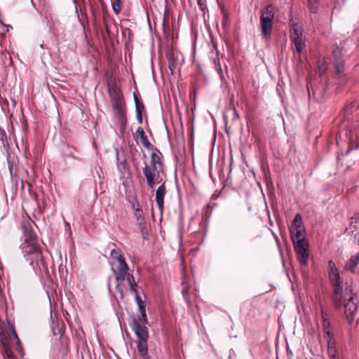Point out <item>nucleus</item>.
I'll return each instance as SVG.
<instances>
[{
    "mask_svg": "<svg viewBox=\"0 0 359 359\" xmlns=\"http://www.w3.org/2000/svg\"><path fill=\"white\" fill-rule=\"evenodd\" d=\"M137 204H138L137 201H135L133 203V205H132V207H133V208L135 210V208H137Z\"/></svg>",
    "mask_w": 359,
    "mask_h": 359,
    "instance_id": "3c124183",
    "label": "nucleus"
},
{
    "mask_svg": "<svg viewBox=\"0 0 359 359\" xmlns=\"http://www.w3.org/2000/svg\"><path fill=\"white\" fill-rule=\"evenodd\" d=\"M22 232L25 237V241L22 247L39 245L37 241V236L34 231L29 221L24 222L22 224Z\"/></svg>",
    "mask_w": 359,
    "mask_h": 359,
    "instance_id": "6e6552de",
    "label": "nucleus"
},
{
    "mask_svg": "<svg viewBox=\"0 0 359 359\" xmlns=\"http://www.w3.org/2000/svg\"><path fill=\"white\" fill-rule=\"evenodd\" d=\"M109 93L113 110L118 116L121 123V129L123 131L127 125V117L126 110L123 108L125 102L123 94L116 86L109 88Z\"/></svg>",
    "mask_w": 359,
    "mask_h": 359,
    "instance_id": "7ed1b4c3",
    "label": "nucleus"
},
{
    "mask_svg": "<svg viewBox=\"0 0 359 359\" xmlns=\"http://www.w3.org/2000/svg\"><path fill=\"white\" fill-rule=\"evenodd\" d=\"M358 303L357 297H351L348 302L344 304L345 314L349 324H351L354 319V316L358 311Z\"/></svg>",
    "mask_w": 359,
    "mask_h": 359,
    "instance_id": "1a4fd4ad",
    "label": "nucleus"
},
{
    "mask_svg": "<svg viewBox=\"0 0 359 359\" xmlns=\"http://www.w3.org/2000/svg\"><path fill=\"white\" fill-rule=\"evenodd\" d=\"M329 265L330 266V280L333 287V302L337 309L341 306L342 304V280L335 268L334 264L330 261Z\"/></svg>",
    "mask_w": 359,
    "mask_h": 359,
    "instance_id": "20e7f679",
    "label": "nucleus"
},
{
    "mask_svg": "<svg viewBox=\"0 0 359 359\" xmlns=\"http://www.w3.org/2000/svg\"><path fill=\"white\" fill-rule=\"evenodd\" d=\"M1 344L4 349L5 353H7V350H12L8 341L7 337L4 334L3 332L0 333Z\"/></svg>",
    "mask_w": 359,
    "mask_h": 359,
    "instance_id": "c756f323",
    "label": "nucleus"
},
{
    "mask_svg": "<svg viewBox=\"0 0 359 359\" xmlns=\"http://www.w3.org/2000/svg\"><path fill=\"white\" fill-rule=\"evenodd\" d=\"M126 279L129 285L130 291L133 293H137L138 285L135 282L133 275L128 273Z\"/></svg>",
    "mask_w": 359,
    "mask_h": 359,
    "instance_id": "b1692460",
    "label": "nucleus"
},
{
    "mask_svg": "<svg viewBox=\"0 0 359 359\" xmlns=\"http://www.w3.org/2000/svg\"><path fill=\"white\" fill-rule=\"evenodd\" d=\"M291 26H292L291 29H290L291 40L293 41L294 39H302V31L298 29L294 23H292Z\"/></svg>",
    "mask_w": 359,
    "mask_h": 359,
    "instance_id": "393cba45",
    "label": "nucleus"
},
{
    "mask_svg": "<svg viewBox=\"0 0 359 359\" xmlns=\"http://www.w3.org/2000/svg\"><path fill=\"white\" fill-rule=\"evenodd\" d=\"M351 219H353V218H352ZM353 223H354V222H353V220H352L350 224L348 233L351 234L352 236H354V238H356V236L358 235L357 226H356V225H353Z\"/></svg>",
    "mask_w": 359,
    "mask_h": 359,
    "instance_id": "c9c22d12",
    "label": "nucleus"
},
{
    "mask_svg": "<svg viewBox=\"0 0 359 359\" xmlns=\"http://www.w3.org/2000/svg\"><path fill=\"white\" fill-rule=\"evenodd\" d=\"M16 350L20 353L21 355V357H23V355H25L24 352H23V348H22V346H17L16 347Z\"/></svg>",
    "mask_w": 359,
    "mask_h": 359,
    "instance_id": "49530a36",
    "label": "nucleus"
},
{
    "mask_svg": "<svg viewBox=\"0 0 359 359\" xmlns=\"http://www.w3.org/2000/svg\"><path fill=\"white\" fill-rule=\"evenodd\" d=\"M135 105V111L136 113L142 112L144 110V104L139 100L137 94L135 93H133Z\"/></svg>",
    "mask_w": 359,
    "mask_h": 359,
    "instance_id": "a878e982",
    "label": "nucleus"
},
{
    "mask_svg": "<svg viewBox=\"0 0 359 359\" xmlns=\"http://www.w3.org/2000/svg\"><path fill=\"white\" fill-rule=\"evenodd\" d=\"M166 194L165 183L163 182L156 191V202L161 212L163 210L164 196Z\"/></svg>",
    "mask_w": 359,
    "mask_h": 359,
    "instance_id": "2eb2a0df",
    "label": "nucleus"
},
{
    "mask_svg": "<svg viewBox=\"0 0 359 359\" xmlns=\"http://www.w3.org/2000/svg\"><path fill=\"white\" fill-rule=\"evenodd\" d=\"M111 6L114 12L118 15L122 9V1L121 0H113L111 1Z\"/></svg>",
    "mask_w": 359,
    "mask_h": 359,
    "instance_id": "c85d7f7f",
    "label": "nucleus"
},
{
    "mask_svg": "<svg viewBox=\"0 0 359 359\" xmlns=\"http://www.w3.org/2000/svg\"><path fill=\"white\" fill-rule=\"evenodd\" d=\"M15 344H16L17 346H22V344H21V341H20L19 337L15 338Z\"/></svg>",
    "mask_w": 359,
    "mask_h": 359,
    "instance_id": "8fccbe9b",
    "label": "nucleus"
},
{
    "mask_svg": "<svg viewBox=\"0 0 359 359\" xmlns=\"http://www.w3.org/2000/svg\"><path fill=\"white\" fill-rule=\"evenodd\" d=\"M1 57L4 61V65H13V60L11 54L8 52H2L1 54Z\"/></svg>",
    "mask_w": 359,
    "mask_h": 359,
    "instance_id": "7c9ffc66",
    "label": "nucleus"
},
{
    "mask_svg": "<svg viewBox=\"0 0 359 359\" xmlns=\"http://www.w3.org/2000/svg\"><path fill=\"white\" fill-rule=\"evenodd\" d=\"M5 354L6 355V359H16L12 350H7V353Z\"/></svg>",
    "mask_w": 359,
    "mask_h": 359,
    "instance_id": "79ce46f5",
    "label": "nucleus"
},
{
    "mask_svg": "<svg viewBox=\"0 0 359 359\" xmlns=\"http://www.w3.org/2000/svg\"><path fill=\"white\" fill-rule=\"evenodd\" d=\"M136 118L138 121V123L142 124V112L136 113Z\"/></svg>",
    "mask_w": 359,
    "mask_h": 359,
    "instance_id": "c03bdc74",
    "label": "nucleus"
},
{
    "mask_svg": "<svg viewBox=\"0 0 359 359\" xmlns=\"http://www.w3.org/2000/svg\"><path fill=\"white\" fill-rule=\"evenodd\" d=\"M359 323V318L356 320V324Z\"/></svg>",
    "mask_w": 359,
    "mask_h": 359,
    "instance_id": "864d4df0",
    "label": "nucleus"
},
{
    "mask_svg": "<svg viewBox=\"0 0 359 359\" xmlns=\"http://www.w3.org/2000/svg\"><path fill=\"white\" fill-rule=\"evenodd\" d=\"M292 41L295 46V49H296L297 52L299 53H301V52L303 50V47L304 46V43H303L302 39H294Z\"/></svg>",
    "mask_w": 359,
    "mask_h": 359,
    "instance_id": "2f4dec72",
    "label": "nucleus"
},
{
    "mask_svg": "<svg viewBox=\"0 0 359 359\" xmlns=\"http://www.w3.org/2000/svg\"><path fill=\"white\" fill-rule=\"evenodd\" d=\"M148 320L146 313H141L137 317H134L131 323V327L137 337V351L142 359H150L148 354L147 341L149 333L146 324Z\"/></svg>",
    "mask_w": 359,
    "mask_h": 359,
    "instance_id": "f257e3e1",
    "label": "nucleus"
},
{
    "mask_svg": "<svg viewBox=\"0 0 359 359\" xmlns=\"http://www.w3.org/2000/svg\"><path fill=\"white\" fill-rule=\"evenodd\" d=\"M342 48V47L339 48V46L337 43L333 45L332 56L334 58V69L337 74H340L344 72Z\"/></svg>",
    "mask_w": 359,
    "mask_h": 359,
    "instance_id": "9d476101",
    "label": "nucleus"
},
{
    "mask_svg": "<svg viewBox=\"0 0 359 359\" xmlns=\"http://www.w3.org/2000/svg\"><path fill=\"white\" fill-rule=\"evenodd\" d=\"M108 17H109V15H108L107 12V11H104L103 22H104V29H105V32H106L107 36L109 37H110L111 32H110V29H109V25H108V22H107V18Z\"/></svg>",
    "mask_w": 359,
    "mask_h": 359,
    "instance_id": "f704fd0d",
    "label": "nucleus"
},
{
    "mask_svg": "<svg viewBox=\"0 0 359 359\" xmlns=\"http://www.w3.org/2000/svg\"><path fill=\"white\" fill-rule=\"evenodd\" d=\"M274 7L272 4L266 6L262 11L260 16V27L262 37L269 40L271 37L274 18Z\"/></svg>",
    "mask_w": 359,
    "mask_h": 359,
    "instance_id": "39448f33",
    "label": "nucleus"
},
{
    "mask_svg": "<svg viewBox=\"0 0 359 359\" xmlns=\"http://www.w3.org/2000/svg\"><path fill=\"white\" fill-rule=\"evenodd\" d=\"M35 268H33L36 271L38 269L41 273L43 272L47 276H50L48 265L43 256L42 258L37 262L35 264Z\"/></svg>",
    "mask_w": 359,
    "mask_h": 359,
    "instance_id": "aec40b11",
    "label": "nucleus"
},
{
    "mask_svg": "<svg viewBox=\"0 0 359 359\" xmlns=\"http://www.w3.org/2000/svg\"><path fill=\"white\" fill-rule=\"evenodd\" d=\"M139 308V311L140 312V314L141 313H146V306H145V304H143L142 306H138Z\"/></svg>",
    "mask_w": 359,
    "mask_h": 359,
    "instance_id": "de8ad7c7",
    "label": "nucleus"
},
{
    "mask_svg": "<svg viewBox=\"0 0 359 359\" xmlns=\"http://www.w3.org/2000/svg\"><path fill=\"white\" fill-rule=\"evenodd\" d=\"M8 336H9L11 338H13L14 339H15V338H18V334H17V332H16L15 330H11V332H8Z\"/></svg>",
    "mask_w": 359,
    "mask_h": 359,
    "instance_id": "37998d69",
    "label": "nucleus"
},
{
    "mask_svg": "<svg viewBox=\"0 0 359 359\" xmlns=\"http://www.w3.org/2000/svg\"><path fill=\"white\" fill-rule=\"evenodd\" d=\"M118 168L122 172L123 170H128L127 167L126 161L124 159L123 161L119 162L117 165Z\"/></svg>",
    "mask_w": 359,
    "mask_h": 359,
    "instance_id": "58836bf2",
    "label": "nucleus"
},
{
    "mask_svg": "<svg viewBox=\"0 0 359 359\" xmlns=\"http://www.w3.org/2000/svg\"><path fill=\"white\" fill-rule=\"evenodd\" d=\"M198 4H201V0H198Z\"/></svg>",
    "mask_w": 359,
    "mask_h": 359,
    "instance_id": "6e6d98bb",
    "label": "nucleus"
},
{
    "mask_svg": "<svg viewBox=\"0 0 359 359\" xmlns=\"http://www.w3.org/2000/svg\"><path fill=\"white\" fill-rule=\"evenodd\" d=\"M309 10L313 13H316L319 9V0H307Z\"/></svg>",
    "mask_w": 359,
    "mask_h": 359,
    "instance_id": "bb28decb",
    "label": "nucleus"
},
{
    "mask_svg": "<svg viewBox=\"0 0 359 359\" xmlns=\"http://www.w3.org/2000/svg\"><path fill=\"white\" fill-rule=\"evenodd\" d=\"M112 271L115 275L116 285V290L119 292L121 295V298H123V289L121 287V284L124 281L126 278L127 275L128 274V270L121 271V269H114L112 268Z\"/></svg>",
    "mask_w": 359,
    "mask_h": 359,
    "instance_id": "ddd939ff",
    "label": "nucleus"
},
{
    "mask_svg": "<svg viewBox=\"0 0 359 359\" xmlns=\"http://www.w3.org/2000/svg\"><path fill=\"white\" fill-rule=\"evenodd\" d=\"M162 154L158 152H153L151 155V165L146 162L143 168V173L147 180V184L149 189H154L156 183L162 182L161 174L165 175L164 165L161 159Z\"/></svg>",
    "mask_w": 359,
    "mask_h": 359,
    "instance_id": "f03ea898",
    "label": "nucleus"
},
{
    "mask_svg": "<svg viewBox=\"0 0 359 359\" xmlns=\"http://www.w3.org/2000/svg\"><path fill=\"white\" fill-rule=\"evenodd\" d=\"M136 221H137V225L139 226V229L142 234L143 238L147 239L148 236H149V232H148V229L147 227L145 218L144 217L140 218V219H136Z\"/></svg>",
    "mask_w": 359,
    "mask_h": 359,
    "instance_id": "4be33fe9",
    "label": "nucleus"
},
{
    "mask_svg": "<svg viewBox=\"0 0 359 359\" xmlns=\"http://www.w3.org/2000/svg\"><path fill=\"white\" fill-rule=\"evenodd\" d=\"M292 243L294 251L299 256V262L303 265H306L309 257V241L306 239H302Z\"/></svg>",
    "mask_w": 359,
    "mask_h": 359,
    "instance_id": "423d86ee",
    "label": "nucleus"
},
{
    "mask_svg": "<svg viewBox=\"0 0 359 359\" xmlns=\"http://www.w3.org/2000/svg\"><path fill=\"white\" fill-rule=\"evenodd\" d=\"M214 65H215V68L216 71L217 72V73L219 75L220 79L222 80H224V74H223L219 60H216V59L214 60Z\"/></svg>",
    "mask_w": 359,
    "mask_h": 359,
    "instance_id": "473e14b6",
    "label": "nucleus"
},
{
    "mask_svg": "<svg viewBox=\"0 0 359 359\" xmlns=\"http://www.w3.org/2000/svg\"><path fill=\"white\" fill-rule=\"evenodd\" d=\"M135 300H136V302H137L138 306L144 304V302L142 300L141 297L138 295L137 292L135 293Z\"/></svg>",
    "mask_w": 359,
    "mask_h": 359,
    "instance_id": "a19ab883",
    "label": "nucleus"
},
{
    "mask_svg": "<svg viewBox=\"0 0 359 359\" xmlns=\"http://www.w3.org/2000/svg\"><path fill=\"white\" fill-rule=\"evenodd\" d=\"M321 316H322V319H323V321L324 320V319H326V320H329L328 318V314L326 313L324 311L322 310L321 311Z\"/></svg>",
    "mask_w": 359,
    "mask_h": 359,
    "instance_id": "09e8293b",
    "label": "nucleus"
},
{
    "mask_svg": "<svg viewBox=\"0 0 359 359\" xmlns=\"http://www.w3.org/2000/svg\"><path fill=\"white\" fill-rule=\"evenodd\" d=\"M327 344V353L330 358V359H336V355L337 353V351L336 349V343L333 337H325Z\"/></svg>",
    "mask_w": 359,
    "mask_h": 359,
    "instance_id": "f3484780",
    "label": "nucleus"
},
{
    "mask_svg": "<svg viewBox=\"0 0 359 359\" xmlns=\"http://www.w3.org/2000/svg\"><path fill=\"white\" fill-rule=\"evenodd\" d=\"M111 257L114 259H120L121 257L123 256L122 255H121L118 251H116L115 249H113L111 251V254H110Z\"/></svg>",
    "mask_w": 359,
    "mask_h": 359,
    "instance_id": "4c0bfd02",
    "label": "nucleus"
},
{
    "mask_svg": "<svg viewBox=\"0 0 359 359\" xmlns=\"http://www.w3.org/2000/svg\"><path fill=\"white\" fill-rule=\"evenodd\" d=\"M359 263V252L355 255H353L350 259L346 262L344 266V270L346 271H351L354 273L355 267Z\"/></svg>",
    "mask_w": 359,
    "mask_h": 359,
    "instance_id": "dca6fc26",
    "label": "nucleus"
},
{
    "mask_svg": "<svg viewBox=\"0 0 359 359\" xmlns=\"http://www.w3.org/2000/svg\"><path fill=\"white\" fill-rule=\"evenodd\" d=\"M165 56L168 62V68L170 69V74L173 75L175 69L176 67L173 50H170L168 52L166 53Z\"/></svg>",
    "mask_w": 359,
    "mask_h": 359,
    "instance_id": "412c9836",
    "label": "nucleus"
},
{
    "mask_svg": "<svg viewBox=\"0 0 359 359\" xmlns=\"http://www.w3.org/2000/svg\"><path fill=\"white\" fill-rule=\"evenodd\" d=\"M140 137L143 146L148 150H153L155 151L158 152L160 154H161L159 149L156 147H155L154 145H152L150 142L149 141L147 137L145 135L144 129L142 127H139L135 133V138Z\"/></svg>",
    "mask_w": 359,
    "mask_h": 359,
    "instance_id": "4468645a",
    "label": "nucleus"
},
{
    "mask_svg": "<svg viewBox=\"0 0 359 359\" xmlns=\"http://www.w3.org/2000/svg\"><path fill=\"white\" fill-rule=\"evenodd\" d=\"M8 166L12 179L16 177L18 172L19 160L14 154L7 152Z\"/></svg>",
    "mask_w": 359,
    "mask_h": 359,
    "instance_id": "f8f14e48",
    "label": "nucleus"
},
{
    "mask_svg": "<svg viewBox=\"0 0 359 359\" xmlns=\"http://www.w3.org/2000/svg\"><path fill=\"white\" fill-rule=\"evenodd\" d=\"M118 262V268L117 269H121V271H123V270H129V267H128V265L127 264V263L125 261V259L123 257V256H122L121 257L120 259H118L117 260Z\"/></svg>",
    "mask_w": 359,
    "mask_h": 359,
    "instance_id": "72a5a7b5",
    "label": "nucleus"
},
{
    "mask_svg": "<svg viewBox=\"0 0 359 359\" xmlns=\"http://www.w3.org/2000/svg\"><path fill=\"white\" fill-rule=\"evenodd\" d=\"M135 217L136 219L144 217L143 216L142 210L139 207V204H137V208H135Z\"/></svg>",
    "mask_w": 359,
    "mask_h": 359,
    "instance_id": "e433bc0d",
    "label": "nucleus"
},
{
    "mask_svg": "<svg viewBox=\"0 0 359 359\" xmlns=\"http://www.w3.org/2000/svg\"><path fill=\"white\" fill-rule=\"evenodd\" d=\"M15 184H16V186H18V181L17 180H15Z\"/></svg>",
    "mask_w": 359,
    "mask_h": 359,
    "instance_id": "5fc2aeb1",
    "label": "nucleus"
},
{
    "mask_svg": "<svg viewBox=\"0 0 359 359\" xmlns=\"http://www.w3.org/2000/svg\"><path fill=\"white\" fill-rule=\"evenodd\" d=\"M182 293L184 296V298L187 300V301H189V289L187 288V287H184L182 290Z\"/></svg>",
    "mask_w": 359,
    "mask_h": 359,
    "instance_id": "ea45409f",
    "label": "nucleus"
},
{
    "mask_svg": "<svg viewBox=\"0 0 359 359\" xmlns=\"http://www.w3.org/2000/svg\"><path fill=\"white\" fill-rule=\"evenodd\" d=\"M296 229H298V230L305 229L304 224H303L302 215L299 213L296 214V215L294 216V218L293 219V220L292 222L291 226L290 227V231L296 230Z\"/></svg>",
    "mask_w": 359,
    "mask_h": 359,
    "instance_id": "a211bd4d",
    "label": "nucleus"
},
{
    "mask_svg": "<svg viewBox=\"0 0 359 359\" xmlns=\"http://www.w3.org/2000/svg\"><path fill=\"white\" fill-rule=\"evenodd\" d=\"M330 323L329 320L324 319L323 322V331L325 334V337H333L332 333L330 331Z\"/></svg>",
    "mask_w": 359,
    "mask_h": 359,
    "instance_id": "cd10ccee",
    "label": "nucleus"
},
{
    "mask_svg": "<svg viewBox=\"0 0 359 359\" xmlns=\"http://www.w3.org/2000/svg\"><path fill=\"white\" fill-rule=\"evenodd\" d=\"M22 250L26 257L27 261L29 262L33 268H35L34 264L43 256L40 245L22 247Z\"/></svg>",
    "mask_w": 359,
    "mask_h": 359,
    "instance_id": "0eeeda50",
    "label": "nucleus"
},
{
    "mask_svg": "<svg viewBox=\"0 0 359 359\" xmlns=\"http://www.w3.org/2000/svg\"><path fill=\"white\" fill-rule=\"evenodd\" d=\"M21 197L24 201H37V194L32 191V186L29 182H27V190L25 189V185L24 181L21 180L20 181Z\"/></svg>",
    "mask_w": 359,
    "mask_h": 359,
    "instance_id": "9b49d317",
    "label": "nucleus"
},
{
    "mask_svg": "<svg viewBox=\"0 0 359 359\" xmlns=\"http://www.w3.org/2000/svg\"><path fill=\"white\" fill-rule=\"evenodd\" d=\"M290 232V236L292 243L296 242L297 240H302V239H306L305 237V229L304 230H291Z\"/></svg>",
    "mask_w": 359,
    "mask_h": 359,
    "instance_id": "5701e85b",
    "label": "nucleus"
},
{
    "mask_svg": "<svg viewBox=\"0 0 359 359\" xmlns=\"http://www.w3.org/2000/svg\"><path fill=\"white\" fill-rule=\"evenodd\" d=\"M307 89L309 98H311V93H312L313 99L316 100H318L323 95L322 90L316 88L314 86V83L311 82L307 83Z\"/></svg>",
    "mask_w": 359,
    "mask_h": 359,
    "instance_id": "6ab92c4d",
    "label": "nucleus"
},
{
    "mask_svg": "<svg viewBox=\"0 0 359 359\" xmlns=\"http://www.w3.org/2000/svg\"><path fill=\"white\" fill-rule=\"evenodd\" d=\"M7 323H8V327H7L8 332H11V330H15L14 324L12 322L8 320Z\"/></svg>",
    "mask_w": 359,
    "mask_h": 359,
    "instance_id": "a18cd8bd",
    "label": "nucleus"
},
{
    "mask_svg": "<svg viewBox=\"0 0 359 359\" xmlns=\"http://www.w3.org/2000/svg\"><path fill=\"white\" fill-rule=\"evenodd\" d=\"M352 107H353L352 104H350L348 106H347V107H346V108H347V109H348V108H350V109H351V108H352Z\"/></svg>",
    "mask_w": 359,
    "mask_h": 359,
    "instance_id": "603ef678",
    "label": "nucleus"
}]
</instances>
